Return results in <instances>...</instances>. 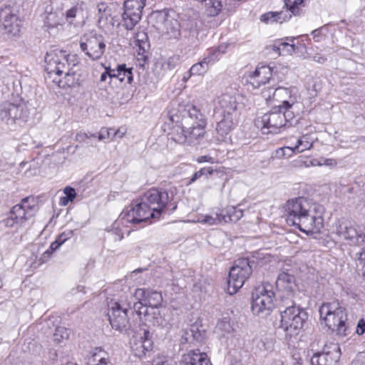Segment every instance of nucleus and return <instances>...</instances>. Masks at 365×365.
Instances as JSON below:
<instances>
[{
    "label": "nucleus",
    "mask_w": 365,
    "mask_h": 365,
    "mask_svg": "<svg viewBox=\"0 0 365 365\" xmlns=\"http://www.w3.org/2000/svg\"><path fill=\"white\" fill-rule=\"evenodd\" d=\"M170 208L173 212L177 208L167 190L152 188L143 194L135 205L121 214L122 220L133 225H139L150 218L158 219L161 214Z\"/></svg>",
    "instance_id": "nucleus-1"
},
{
    "label": "nucleus",
    "mask_w": 365,
    "mask_h": 365,
    "mask_svg": "<svg viewBox=\"0 0 365 365\" xmlns=\"http://www.w3.org/2000/svg\"><path fill=\"white\" fill-rule=\"evenodd\" d=\"M287 224L307 234L319 233L324 227L323 206L310 203L305 197H296L285 205Z\"/></svg>",
    "instance_id": "nucleus-2"
},
{
    "label": "nucleus",
    "mask_w": 365,
    "mask_h": 365,
    "mask_svg": "<svg viewBox=\"0 0 365 365\" xmlns=\"http://www.w3.org/2000/svg\"><path fill=\"white\" fill-rule=\"evenodd\" d=\"M297 102V97H291V99L282 100V104L274 106L268 113L264 114L257 123H260L261 129L264 133H277L284 127H289L291 120L294 118V113L292 110L294 104Z\"/></svg>",
    "instance_id": "nucleus-3"
},
{
    "label": "nucleus",
    "mask_w": 365,
    "mask_h": 365,
    "mask_svg": "<svg viewBox=\"0 0 365 365\" xmlns=\"http://www.w3.org/2000/svg\"><path fill=\"white\" fill-rule=\"evenodd\" d=\"M187 117L185 118V123L191 125L183 126L181 133L174 138L179 143H187L190 145L197 144L205 133V128L207 125L205 116L195 106H190L187 109Z\"/></svg>",
    "instance_id": "nucleus-4"
},
{
    "label": "nucleus",
    "mask_w": 365,
    "mask_h": 365,
    "mask_svg": "<svg viewBox=\"0 0 365 365\" xmlns=\"http://www.w3.org/2000/svg\"><path fill=\"white\" fill-rule=\"evenodd\" d=\"M319 312L320 318L324 320L329 329L339 336L346 335L347 314L346 309L338 301L324 303L319 307Z\"/></svg>",
    "instance_id": "nucleus-5"
},
{
    "label": "nucleus",
    "mask_w": 365,
    "mask_h": 365,
    "mask_svg": "<svg viewBox=\"0 0 365 365\" xmlns=\"http://www.w3.org/2000/svg\"><path fill=\"white\" fill-rule=\"evenodd\" d=\"M45 70L48 75L56 74L61 76L64 74L66 83L70 86L74 83L76 72L73 67H71L69 56L63 51L47 53L45 56ZM73 66L76 64L73 63Z\"/></svg>",
    "instance_id": "nucleus-6"
},
{
    "label": "nucleus",
    "mask_w": 365,
    "mask_h": 365,
    "mask_svg": "<svg viewBox=\"0 0 365 365\" xmlns=\"http://www.w3.org/2000/svg\"><path fill=\"white\" fill-rule=\"evenodd\" d=\"M274 293L270 284H261L252 292L251 309L255 315L265 317L270 314L273 308Z\"/></svg>",
    "instance_id": "nucleus-7"
},
{
    "label": "nucleus",
    "mask_w": 365,
    "mask_h": 365,
    "mask_svg": "<svg viewBox=\"0 0 365 365\" xmlns=\"http://www.w3.org/2000/svg\"><path fill=\"white\" fill-rule=\"evenodd\" d=\"M80 48L91 60H98L106 51L105 38L93 31L86 33L80 38Z\"/></svg>",
    "instance_id": "nucleus-8"
},
{
    "label": "nucleus",
    "mask_w": 365,
    "mask_h": 365,
    "mask_svg": "<svg viewBox=\"0 0 365 365\" xmlns=\"http://www.w3.org/2000/svg\"><path fill=\"white\" fill-rule=\"evenodd\" d=\"M130 308V302H124L120 299L119 302L111 303L108 316L111 327L119 331H126L129 328V319L128 312Z\"/></svg>",
    "instance_id": "nucleus-9"
},
{
    "label": "nucleus",
    "mask_w": 365,
    "mask_h": 365,
    "mask_svg": "<svg viewBox=\"0 0 365 365\" xmlns=\"http://www.w3.org/2000/svg\"><path fill=\"white\" fill-rule=\"evenodd\" d=\"M28 116V109L23 103L15 104L5 102L0 106V119L9 125L26 122Z\"/></svg>",
    "instance_id": "nucleus-10"
},
{
    "label": "nucleus",
    "mask_w": 365,
    "mask_h": 365,
    "mask_svg": "<svg viewBox=\"0 0 365 365\" xmlns=\"http://www.w3.org/2000/svg\"><path fill=\"white\" fill-rule=\"evenodd\" d=\"M38 210L37 200L33 196L23 198L21 202L14 205L11 211L14 215L17 225L22 226L25 222L35 216Z\"/></svg>",
    "instance_id": "nucleus-11"
},
{
    "label": "nucleus",
    "mask_w": 365,
    "mask_h": 365,
    "mask_svg": "<svg viewBox=\"0 0 365 365\" xmlns=\"http://www.w3.org/2000/svg\"><path fill=\"white\" fill-rule=\"evenodd\" d=\"M0 27L11 36L19 34L21 21L10 6H5L0 10Z\"/></svg>",
    "instance_id": "nucleus-12"
},
{
    "label": "nucleus",
    "mask_w": 365,
    "mask_h": 365,
    "mask_svg": "<svg viewBox=\"0 0 365 365\" xmlns=\"http://www.w3.org/2000/svg\"><path fill=\"white\" fill-rule=\"evenodd\" d=\"M341 356L340 347L338 344H333L325 348L323 351L313 354L310 359L312 365H335Z\"/></svg>",
    "instance_id": "nucleus-13"
},
{
    "label": "nucleus",
    "mask_w": 365,
    "mask_h": 365,
    "mask_svg": "<svg viewBox=\"0 0 365 365\" xmlns=\"http://www.w3.org/2000/svg\"><path fill=\"white\" fill-rule=\"evenodd\" d=\"M336 230L337 235L349 241L350 244L357 245L359 243L361 234L350 221L344 218L338 220L336 224Z\"/></svg>",
    "instance_id": "nucleus-14"
},
{
    "label": "nucleus",
    "mask_w": 365,
    "mask_h": 365,
    "mask_svg": "<svg viewBox=\"0 0 365 365\" xmlns=\"http://www.w3.org/2000/svg\"><path fill=\"white\" fill-rule=\"evenodd\" d=\"M157 29L166 34L170 38H177L180 34L179 24L177 20L171 18L168 14L160 12L157 14Z\"/></svg>",
    "instance_id": "nucleus-15"
},
{
    "label": "nucleus",
    "mask_w": 365,
    "mask_h": 365,
    "mask_svg": "<svg viewBox=\"0 0 365 365\" xmlns=\"http://www.w3.org/2000/svg\"><path fill=\"white\" fill-rule=\"evenodd\" d=\"M240 113H222L220 115V120L217 123L216 131L222 140L228 135L236 127L239 121Z\"/></svg>",
    "instance_id": "nucleus-16"
},
{
    "label": "nucleus",
    "mask_w": 365,
    "mask_h": 365,
    "mask_svg": "<svg viewBox=\"0 0 365 365\" xmlns=\"http://www.w3.org/2000/svg\"><path fill=\"white\" fill-rule=\"evenodd\" d=\"M283 303L282 308L284 307V309L279 310L281 314V327L286 331L289 326H292V322L297 317V312H301L303 309L296 306L291 299H287L283 301Z\"/></svg>",
    "instance_id": "nucleus-17"
},
{
    "label": "nucleus",
    "mask_w": 365,
    "mask_h": 365,
    "mask_svg": "<svg viewBox=\"0 0 365 365\" xmlns=\"http://www.w3.org/2000/svg\"><path fill=\"white\" fill-rule=\"evenodd\" d=\"M180 365H212V364L206 353L199 349H194L182 356Z\"/></svg>",
    "instance_id": "nucleus-18"
},
{
    "label": "nucleus",
    "mask_w": 365,
    "mask_h": 365,
    "mask_svg": "<svg viewBox=\"0 0 365 365\" xmlns=\"http://www.w3.org/2000/svg\"><path fill=\"white\" fill-rule=\"evenodd\" d=\"M135 297L144 301L151 310H153V308H158L163 302L161 293L153 290L137 289L135 292Z\"/></svg>",
    "instance_id": "nucleus-19"
},
{
    "label": "nucleus",
    "mask_w": 365,
    "mask_h": 365,
    "mask_svg": "<svg viewBox=\"0 0 365 365\" xmlns=\"http://www.w3.org/2000/svg\"><path fill=\"white\" fill-rule=\"evenodd\" d=\"M262 96L266 101H269L272 97H277L283 99H291V97L297 98V88L296 87L284 88L279 87L274 88L267 87L263 88Z\"/></svg>",
    "instance_id": "nucleus-20"
},
{
    "label": "nucleus",
    "mask_w": 365,
    "mask_h": 365,
    "mask_svg": "<svg viewBox=\"0 0 365 365\" xmlns=\"http://www.w3.org/2000/svg\"><path fill=\"white\" fill-rule=\"evenodd\" d=\"M273 68L269 66L257 67L255 71L250 74V83L255 88H258L261 84H265L272 78Z\"/></svg>",
    "instance_id": "nucleus-21"
},
{
    "label": "nucleus",
    "mask_w": 365,
    "mask_h": 365,
    "mask_svg": "<svg viewBox=\"0 0 365 365\" xmlns=\"http://www.w3.org/2000/svg\"><path fill=\"white\" fill-rule=\"evenodd\" d=\"M216 108L222 113H239L236 97L228 93H222L217 98Z\"/></svg>",
    "instance_id": "nucleus-22"
},
{
    "label": "nucleus",
    "mask_w": 365,
    "mask_h": 365,
    "mask_svg": "<svg viewBox=\"0 0 365 365\" xmlns=\"http://www.w3.org/2000/svg\"><path fill=\"white\" fill-rule=\"evenodd\" d=\"M103 9V13L101 14L98 18V24L101 27H105L106 26L119 27L121 26L120 17L115 14V12L112 13L110 7L106 8L105 4H102L98 8L99 13H101Z\"/></svg>",
    "instance_id": "nucleus-23"
},
{
    "label": "nucleus",
    "mask_w": 365,
    "mask_h": 365,
    "mask_svg": "<svg viewBox=\"0 0 365 365\" xmlns=\"http://www.w3.org/2000/svg\"><path fill=\"white\" fill-rule=\"evenodd\" d=\"M275 283L279 292L287 293V299L292 296V293L297 287L294 275H278Z\"/></svg>",
    "instance_id": "nucleus-24"
},
{
    "label": "nucleus",
    "mask_w": 365,
    "mask_h": 365,
    "mask_svg": "<svg viewBox=\"0 0 365 365\" xmlns=\"http://www.w3.org/2000/svg\"><path fill=\"white\" fill-rule=\"evenodd\" d=\"M215 220L217 224L237 222L242 217L241 210H237L235 207H227L225 210L216 212Z\"/></svg>",
    "instance_id": "nucleus-25"
},
{
    "label": "nucleus",
    "mask_w": 365,
    "mask_h": 365,
    "mask_svg": "<svg viewBox=\"0 0 365 365\" xmlns=\"http://www.w3.org/2000/svg\"><path fill=\"white\" fill-rule=\"evenodd\" d=\"M218 55L219 52L217 51H212L200 62L192 65L189 71L188 78L192 75H201L205 73L208 69L209 64L212 63L215 60H217Z\"/></svg>",
    "instance_id": "nucleus-26"
},
{
    "label": "nucleus",
    "mask_w": 365,
    "mask_h": 365,
    "mask_svg": "<svg viewBox=\"0 0 365 365\" xmlns=\"http://www.w3.org/2000/svg\"><path fill=\"white\" fill-rule=\"evenodd\" d=\"M110 80H118L125 84H130L133 80V68H127L125 64H120L116 68H113Z\"/></svg>",
    "instance_id": "nucleus-27"
},
{
    "label": "nucleus",
    "mask_w": 365,
    "mask_h": 365,
    "mask_svg": "<svg viewBox=\"0 0 365 365\" xmlns=\"http://www.w3.org/2000/svg\"><path fill=\"white\" fill-rule=\"evenodd\" d=\"M257 264L254 261L249 260L248 258H239L236 259L234 264L231 267L228 274H252L255 271Z\"/></svg>",
    "instance_id": "nucleus-28"
},
{
    "label": "nucleus",
    "mask_w": 365,
    "mask_h": 365,
    "mask_svg": "<svg viewBox=\"0 0 365 365\" xmlns=\"http://www.w3.org/2000/svg\"><path fill=\"white\" fill-rule=\"evenodd\" d=\"M314 140L310 135H304L297 140V143L293 147H285L284 149H289L294 153H301L305 150H310L313 146ZM279 150L284 151V148Z\"/></svg>",
    "instance_id": "nucleus-29"
},
{
    "label": "nucleus",
    "mask_w": 365,
    "mask_h": 365,
    "mask_svg": "<svg viewBox=\"0 0 365 365\" xmlns=\"http://www.w3.org/2000/svg\"><path fill=\"white\" fill-rule=\"evenodd\" d=\"M308 314L303 309L301 312H297V315L292 322V326H289L288 329L286 330L287 334L292 336L297 334V331L302 329L307 323Z\"/></svg>",
    "instance_id": "nucleus-30"
},
{
    "label": "nucleus",
    "mask_w": 365,
    "mask_h": 365,
    "mask_svg": "<svg viewBox=\"0 0 365 365\" xmlns=\"http://www.w3.org/2000/svg\"><path fill=\"white\" fill-rule=\"evenodd\" d=\"M291 16L290 14H287V11H281L279 12L269 11L262 14L260 16V20L267 24L274 22L282 24L287 19H289Z\"/></svg>",
    "instance_id": "nucleus-31"
},
{
    "label": "nucleus",
    "mask_w": 365,
    "mask_h": 365,
    "mask_svg": "<svg viewBox=\"0 0 365 365\" xmlns=\"http://www.w3.org/2000/svg\"><path fill=\"white\" fill-rule=\"evenodd\" d=\"M141 16L138 13L124 10L120 16L121 26L126 30H132L141 19Z\"/></svg>",
    "instance_id": "nucleus-32"
},
{
    "label": "nucleus",
    "mask_w": 365,
    "mask_h": 365,
    "mask_svg": "<svg viewBox=\"0 0 365 365\" xmlns=\"http://www.w3.org/2000/svg\"><path fill=\"white\" fill-rule=\"evenodd\" d=\"M246 280L245 275H228L227 278V291L230 295L235 294Z\"/></svg>",
    "instance_id": "nucleus-33"
},
{
    "label": "nucleus",
    "mask_w": 365,
    "mask_h": 365,
    "mask_svg": "<svg viewBox=\"0 0 365 365\" xmlns=\"http://www.w3.org/2000/svg\"><path fill=\"white\" fill-rule=\"evenodd\" d=\"M76 140L86 144H89L91 138H98V140H103L109 138V130L107 128H102L99 133L95 134H88L86 133H80L76 135Z\"/></svg>",
    "instance_id": "nucleus-34"
},
{
    "label": "nucleus",
    "mask_w": 365,
    "mask_h": 365,
    "mask_svg": "<svg viewBox=\"0 0 365 365\" xmlns=\"http://www.w3.org/2000/svg\"><path fill=\"white\" fill-rule=\"evenodd\" d=\"M83 3H77L71 9L66 11L65 17L69 24H73L76 19H82L83 18Z\"/></svg>",
    "instance_id": "nucleus-35"
},
{
    "label": "nucleus",
    "mask_w": 365,
    "mask_h": 365,
    "mask_svg": "<svg viewBox=\"0 0 365 365\" xmlns=\"http://www.w3.org/2000/svg\"><path fill=\"white\" fill-rule=\"evenodd\" d=\"M145 0H125L123 2L124 10L138 13L142 15V10L145 6Z\"/></svg>",
    "instance_id": "nucleus-36"
},
{
    "label": "nucleus",
    "mask_w": 365,
    "mask_h": 365,
    "mask_svg": "<svg viewBox=\"0 0 365 365\" xmlns=\"http://www.w3.org/2000/svg\"><path fill=\"white\" fill-rule=\"evenodd\" d=\"M307 0H284V5L287 7V14L292 13L294 15H299L301 9L306 6Z\"/></svg>",
    "instance_id": "nucleus-37"
},
{
    "label": "nucleus",
    "mask_w": 365,
    "mask_h": 365,
    "mask_svg": "<svg viewBox=\"0 0 365 365\" xmlns=\"http://www.w3.org/2000/svg\"><path fill=\"white\" fill-rule=\"evenodd\" d=\"M233 326L230 322V317H223L216 324L215 331L222 335L230 334L233 331Z\"/></svg>",
    "instance_id": "nucleus-38"
},
{
    "label": "nucleus",
    "mask_w": 365,
    "mask_h": 365,
    "mask_svg": "<svg viewBox=\"0 0 365 365\" xmlns=\"http://www.w3.org/2000/svg\"><path fill=\"white\" fill-rule=\"evenodd\" d=\"M134 38L140 49L145 51L149 47L148 36L144 30H138L134 34Z\"/></svg>",
    "instance_id": "nucleus-39"
},
{
    "label": "nucleus",
    "mask_w": 365,
    "mask_h": 365,
    "mask_svg": "<svg viewBox=\"0 0 365 365\" xmlns=\"http://www.w3.org/2000/svg\"><path fill=\"white\" fill-rule=\"evenodd\" d=\"M61 19L62 18L56 13H49L45 18L44 26L48 30L57 28L58 26H61Z\"/></svg>",
    "instance_id": "nucleus-40"
},
{
    "label": "nucleus",
    "mask_w": 365,
    "mask_h": 365,
    "mask_svg": "<svg viewBox=\"0 0 365 365\" xmlns=\"http://www.w3.org/2000/svg\"><path fill=\"white\" fill-rule=\"evenodd\" d=\"M130 299L132 301H129L128 302H130V308L129 309H133V312H135L139 317H140L141 309L147 310V307H148L144 301L141 300L140 299H137L135 296L130 297ZM124 302H128L126 300Z\"/></svg>",
    "instance_id": "nucleus-41"
},
{
    "label": "nucleus",
    "mask_w": 365,
    "mask_h": 365,
    "mask_svg": "<svg viewBox=\"0 0 365 365\" xmlns=\"http://www.w3.org/2000/svg\"><path fill=\"white\" fill-rule=\"evenodd\" d=\"M120 220L113 223L110 228L108 229V232L110 233L115 241H120L123 238V232L120 227Z\"/></svg>",
    "instance_id": "nucleus-42"
},
{
    "label": "nucleus",
    "mask_w": 365,
    "mask_h": 365,
    "mask_svg": "<svg viewBox=\"0 0 365 365\" xmlns=\"http://www.w3.org/2000/svg\"><path fill=\"white\" fill-rule=\"evenodd\" d=\"M68 336L69 334L67 329L63 327H57L53 334V340L58 343L65 339H68Z\"/></svg>",
    "instance_id": "nucleus-43"
},
{
    "label": "nucleus",
    "mask_w": 365,
    "mask_h": 365,
    "mask_svg": "<svg viewBox=\"0 0 365 365\" xmlns=\"http://www.w3.org/2000/svg\"><path fill=\"white\" fill-rule=\"evenodd\" d=\"M205 3L211 7L210 14L212 16H216L222 9L221 0H207Z\"/></svg>",
    "instance_id": "nucleus-44"
},
{
    "label": "nucleus",
    "mask_w": 365,
    "mask_h": 365,
    "mask_svg": "<svg viewBox=\"0 0 365 365\" xmlns=\"http://www.w3.org/2000/svg\"><path fill=\"white\" fill-rule=\"evenodd\" d=\"M157 308H153V310L150 309V319L151 321H148L151 322L154 326H162L164 322L159 310L156 309Z\"/></svg>",
    "instance_id": "nucleus-45"
},
{
    "label": "nucleus",
    "mask_w": 365,
    "mask_h": 365,
    "mask_svg": "<svg viewBox=\"0 0 365 365\" xmlns=\"http://www.w3.org/2000/svg\"><path fill=\"white\" fill-rule=\"evenodd\" d=\"M213 173V169L212 167L203 168H201L197 172L195 173L192 177L189 180V184H191L195 182L197 179L201 178L203 175H210Z\"/></svg>",
    "instance_id": "nucleus-46"
},
{
    "label": "nucleus",
    "mask_w": 365,
    "mask_h": 365,
    "mask_svg": "<svg viewBox=\"0 0 365 365\" xmlns=\"http://www.w3.org/2000/svg\"><path fill=\"white\" fill-rule=\"evenodd\" d=\"M180 63V58L178 55H174L169 57L163 63L165 69L172 70Z\"/></svg>",
    "instance_id": "nucleus-47"
},
{
    "label": "nucleus",
    "mask_w": 365,
    "mask_h": 365,
    "mask_svg": "<svg viewBox=\"0 0 365 365\" xmlns=\"http://www.w3.org/2000/svg\"><path fill=\"white\" fill-rule=\"evenodd\" d=\"M256 344L260 351H271L273 349L272 340L267 338L260 339Z\"/></svg>",
    "instance_id": "nucleus-48"
},
{
    "label": "nucleus",
    "mask_w": 365,
    "mask_h": 365,
    "mask_svg": "<svg viewBox=\"0 0 365 365\" xmlns=\"http://www.w3.org/2000/svg\"><path fill=\"white\" fill-rule=\"evenodd\" d=\"M16 218L14 215L11 214V211H10L9 216L4 219L1 222L4 224L5 227H12L15 225H17V222H16Z\"/></svg>",
    "instance_id": "nucleus-49"
},
{
    "label": "nucleus",
    "mask_w": 365,
    "mask_h": 365,
    "mask_svg": "<svg viewBox=\"0 0 365 365\" xmlns=\"http://www.w3.org/2000/svg\"><path fill=\"white\" fill-rule=\"evenodd\" d=\"M351 365H365V352H359L351 362Z\"/></svg>",
    "instance_id": "nucleus-50"
},
{
    "label": "nucleus",
    "mask_w": 365,
    "mask_h": 365,
    "mask_svg": "<svg viewBox=\"0 0 365 365\" xmlns=\"http://www.w3.org/2000/svg\"><path fill=\"white\" fill-rule=\"evenodd\" d=\"M60 246H61V245L57 240H55L54 242H53L51 244L49 249L48 250H46V252H44V253H43L44 257H50V255L52 254V252L53 251L56 250L57 249H58L60 247Z\"/></svg>",
    "instance_id": "nucleus-51"
},
{
    "label": "nucleus",
    "mask_w": 365,
    "mask_h": 365,
    "mask_svg": "<svg viewBox=\"0 0 365 365\" xmlns=\"http://www.w3.org/2000/svg\"><path fill=\"white\" fill-rule=\"evenodd\" d=\"M198 221L201 223L208 224L210 225H217L215 215H205L202 217L201 220H198Z\"/></svg>",
    "instance_id": "nucleus-52"
},
{
    "label": "nucleus",
    "mask_w": 365,
    "mask_h": 365,
    "mask_svg": "<svg viewBox=\"0 0 365 365\" xmlns=\"http://www.w3.org/2000/svg\"><path fill=\"white\" fill-rule=\"evenodd\" d=\"M64 194L66 196V199H68L72 202L76 197V192L74 188L71 187H66L64 189Z\"/></svg>",
    "instance_id": "nucleus-53"
},
{
    "label": "nucleus",
    "mask_w": 365,
    "mask_h": 365,
    "mask_svg": "<svg viewBox=\"0 0 365 365\" xmlns=\"http://www.w3.org/2000/svg\"><path fill=\"white\" fill-rule=\"evenodd\" d=\"M327 165L329 167H335L336 165V162L334 159H326L321 158L320 161L318 162V166Z\"/></svg>",
    "instance_id": "nucleus-54"
},
{
    "label": "nucleus",
    "mask_w": 365,
    "mask_h": 365,
    "mask_svg": "<svg viewBox=\"0 0 365 365\" xmlns=\"http://www.w3.org/2000/svg\"><path fill=\"white\" fill-rule=\"evenodd\" d=\"M356 333L359 335H362L365 333V321L360 319L357 324Z\"/></svg>",
    "instance_id": "nucleus-55"
},
{
    "label": "nucleus",
    "mask_w": 365,
    "mask_h": 365,
    "mask_svg": "<svg viewBox=\"0 0 365 365\" xmlns=\"http://www.w3.org/2000/svg\"><path fill=\"white\" fill-rule=\"evenodd\" d=\"M71 236V232L66 233L63 232L61 235H60L56 240H57L60 245H63Z\"/></svg>",
    "instance_id": "nucleus-56"
},
{
    "label": "nucleus",
    "mask_w": 365,
    "mask_h": 365,
    "mask_svg": "<svg viewBox=\"0 0 365 365\" xmlns=\"http://www.w3.org/2000/svg\"><path fill=\"white\" fill-rule=\"evenodd\" d=\"M359 261L361 264L363 266V272L362 274H365V250H363L359 254Z\"/></svg>",
    "instance_id": "nucleus-57"
},
{
    "label": "nucleus",
    "mask_w": 365,
    "mask_h": 365,
    "mask_svg": "<svg viewBox=\"0 0 365 365\" xmlns=\"http://www.w3.org/2000/svg\"><path fill=\"white\" fill-rule=\"evenodd\" d=\"M313 61L319 63H324L327 61V58L319 53H317L313 56Z\"/></svg>",
    "instance_id": "nucleus-58"
},
{
    "label": "nucleus",
    "mask_w": 365,
    "mask_h": 365,
    "mask_svg": "<svg viewBox=\"0 0 365 365\" xmlns=\"http://www.w3.org/2000/svg\"><path fill=\"white\" fill-rule=\"evenodd\" d=\"M287 47H289V48L288 49V51L289 52H292L294 51V46L293 44H289L288 43H281L279 46V47H277V50H281V49H284Z\"/></svg>",
    "instance_id": "nucleus-59"
},
{
    "label": "nucleus",
    "mask_w": 365,
    "mask_h": 365,
    "mask_svg": "<svg viewBox=\"0 0 365 365\" xmlns=\"http://www.w3.org/2000/svg\"><path fill=\"white\" fill-rule=\"evenodd\" d=\"M111 71H113V68H106V71L103 72L101 76V81H106L107 77L110 79Z\"/></svg>",
    "instance_id": "nucleus-60"
},
{
    "label": "nucleus",
    "mask_w": 365,
    "mask_h": 365,
    "mask_svg": "<svg viewBox=\"0 0 365 365\" xmlns=\"http://www.w3.org/2000/svg\"><path fill=\"white\" fill-rule=\"evenodd\" d=\"M197 161L200 163L205 162L213 163V158L207 155H202L197 158Z\"/></svg>",
    "instance_id": "nucleus-61"
},
{
    "label": "nucleus",
    "mask_w": 365,
    "mask_h": 365,
    "mask_svg": "<svg viewBox=\"0 0 365 365\" xmlns=\"http://www.w3.org/2000/svg\"><path fill=\"white\" fill-rule=\"evenodd\" d=\"M150 307H147V310H143V309H141V313H140V317L142 315H143L145 317V321H151V319H150Z\"/></svg>",
    "instance_id": "nucleus-62"
},
{
    "label": "nucleus",
    "mask_w": 365,
    "mask_h": 365,
    "mask_svg": "<svg viewBox=\"0 0 365 365\" xmlns=\"http://www.w3.org/2000/svg\"><path fill=\"white\" fill-rule=\"evenodd\" d=\"M320 33L321 31L319 29H315L312 32V34L316 41H319V37L320 36Z\"/></svg>",
    "instance_id": "nucleus-63"
},
{
    "label": "nucleus",
    "mask_w": 365,
    "mask_h": 365,
    "mask_svg": "<svg viewBox=\"0 0 365 365\" xmlns=\"http://www.w3.org/2000/svg\"><path fill=\"white\" fill-rule=\"evenodd\" d=\"M125 134V131H122L120 129L115 130V132L113 133V136H118L119 138H123Z\"/></svg>",
    "instance_id": "nucleus-64"
}]
</instances>
